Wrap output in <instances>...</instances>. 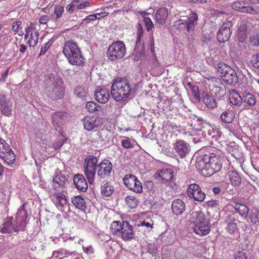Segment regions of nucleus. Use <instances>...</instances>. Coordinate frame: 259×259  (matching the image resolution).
<instances>
[{"label":"nucleus","instance_id":"22","mask_svg":"<svg viewBox=\"0 0 259 259\" xmlns=\"http://www.w3.org/2000/svg\"><path fill=\"white\" fill-rule=\"evenodd\" d=\"M96 100L100 103L104 104L108 102L110 95L108 89L105 88H98L95 93Z\"/></svg>","mask_w":259,"mask_h":259},{"label":"nucleus","instance_id":"17","mask_svg":"<svg viewBox=\"0 0 259 259\" xmlns=\"http://www.w3.org/2000/svg\"><path fill=\"white\" fill-rule=\"evenodd\" d=\"M68 182V179L61 172L56 171V175L52 181V186L55 190H59L64 188Z\"/></svg>","mask_w":259,"mask_h":259},{"label":"nucleus","instance_id":"1","mask_svg":"<svg viewBox=\"0 0 259 259\" xmlns=\"http://www.w3.org/2000/svg\"><path fill=\"white\" fill-rule=\"evenodd\" d=\"M98 159L93 156H88L83 165L84 172L86 178L91 184H93L97 171V175L101 179H104L110 176L112 168L111 163L106 159L103 160L98 164Z\"/></svg>","mask_w":259,"mask_h":259},{"label":"nucleus","instance_id":"40","mask_svg":"<svg viewBox=\"0 0 259 259\" xmlns=\"http://www.w3.org/2000/svg\"><path fill=\"white\" fill-rule=\"evenodd\" d=\"M125 200L127 206L131 208L136 207L139 202L138 199L133 195L127 196Z\"/></svg>","mask_w":259,"mask_h":259},{"label":"nucleus","instance_id":"52","mask_svg":"<svg viewBox=\"0 0 259 259\" xmlns=\"http://www.w3.org/2000/svg\"><path fill=\"white\" fill-rule=\"evenodd\" d=\"M241 12L247 13L251 14H257L256 11L252 7L249 6H245V5H244Z\"/></svg>","mask_w":259,"mask_h":259},{"label":"nucleus","instance_id":"32","mask_svg":"<svg viewBox=\"0 0 259 259\" xmlns=\"http://www.w3.org/2000/svg\"><path fill=\"white\" fill-rule=\"evenodd\" d=\"M168 10L165 8H160L155 14V19L156 21L161 24L165 23L166 19L168 16Z\"/></svg>","mask_w":259,"mask_h":259},{"label":"nucleus","instance_id":"23","mask_svg":"<svg viewBox=\"0 0 259 259\" xmlns=\"http://www.w3.org/2000/svg\"><path fill=\"white\" fill-rule=\"evenodd\" d=\"M186 209V205L181 199L174 200L171 203V210L177 215L182 214Z\"/></svg>","mask_w":259,"mask_h":259},{"label":"nucleus","instance_id":"57","mask_svg":"<svg viewBox=\"0 0 259 259\" xmlns=\"http://www.w3.org/2000/svg\"><path fill=\"white\" fill-rule=\"evenodd\" d=\"M52 42L50 41H48L46 42L41 48V50L39 53V55L45 54L50 46L52 45Z\"/></svg>","mask_w":259,"mask_h":259},{"label":"nucleus","instance_id":"34","mask_svg":"<svg viewBox=\"0 0 259 259\" xmlns=\"http://www.w3.org/2000/svg\"><path fill=\"white\" fill-rule=\"evenodd\" d=\"M101 194L105 196H109L114 191V187L112 184L107 181H104L101 185Z\"/></svg>","mask_w":259,"mask_h":259},{"label":"nucleus","instance_id":"59","mask_svg":"<svg viewBox=\"0 0 259 259\" xmlns=\"http://www.w3.org/2000/svg\"><path fill=\"white\" fill-rule=\"evenodd\" d=\"M251 61L254 67L259 68V54L253 56L251 59Z\"/></svg>","mask_w":259,"mask_h":259},{"label":"nucleus","instance_id":"20","mask_svg":"<svg viewBox=\"0 0 259 259\" xmlns=\"http://www.w3.org/2000/svg\"><path fill=\"white\" fill-rule=\"evenodd\" d=\"M231 32L228 24H224L220 28L217 39L220 42H224L228 40L231 36Z\"/></svg>","mask_w":259,"mask_h":259},{"label":"nucleus","instance_id":"14","mask_svg":"<svg viewBox=\"0 0 259 259\" xmlns=\"http://www.w3.org/2000/svg\"><path fill=\"white\" fill-rule=\"evenodd\" d=\"M20 225L16 222V220L14 221L13 217L7 218L1 230L4 233H11L13 232H18L23 231L24 229L20 228Z\"/></svg>","mask_w":259,"mask_h":259},{"label":"nucleus","instance_id":"6","mask_svg":"<svg viewBox=\"0 0 259 259\" xmlns=\"http://www.w3.org/2000/svg\"><path fill=\"white\" fill-rule=\"evenodd\" d=\"M189 221L193 224L192 228L196 234L204 236L210 232L209 221L206 219L201 211H192L190 215Z\"/></svg>","mask_w":259,"mask_h":259},{"label":"nucleus","instance_id":"44","mask_svg":"<svg viewBox=\"0 0 259 259\" xmlns=\"http://www.w3.org/2000/svg\"><path fill=\"white\" fill-rule=\"evenodd\" d=\"M122 228V223H121L119 221H114L111 226L112 232L115 235L119 236L120 231Z\"/></svg>","mask_w":259,"mask_h":259},{"label":"nucleus","instance_id":"62","mask_svg":"<svg viewBox=\"0 0 259 259\" xmlns=\"http://www.w3.org/2000/svg\"><path fill=\"white\" fill-rule=\"evenodd\" d=\"M36 31H37V30L33 24H31L29 26L26 28L25 30L26 32L29 34L35 32H36Z\"/></svg>","mask_w":259,"mask_h":259},{"label":"nucleus","instance_id":"41","mask_svg":"<svg viewBox=\"0 0 259 259\" xmlns=\"http://www.w3.org/2000/svg\"><path fill=\"white\" fill-rule=\"evenodd\" d=\"M173 170L170 168L163 169L159 174V177L163 180L168 181L173 178Z\"/></svg>","mask_w":259,"mask_h":259},{"label":"nucleus","instance_id":"12","mask_svg":"<svg viewBox=\"0 0 259 259\" xmlns=\"http://www.w3.org/2000/svg\"><path fill=\"white\" fill-rule=\"evenodd\" d=\"M52 200L57 208L61 211L65 212L69 209V203L65 195L62 192L54 193L52 195Z\"/></svg>","mask_w":259,"mask_h":259},{"label":"nucleus","instance_id":"51","mask_svg":"<svg viewBox=\"0 0 259 259\" xmlns=\"http://www.w3.org/2000/svg\"><path fill=\"white\" fill-rule=\"evenodd\" d=\"M64 12V7L62 6L58 5L55 7L54 15L56 16L55 19H59L62 16Z\"/></svg>","mask_w":259,"mask_h":259},{"label":"nucleus","instance_id":"43","mask_svg":"<svg viewBox=\"0 0 259 259\" xmlns=\"http://www.w3.org/2000/svg\"><path fill=\"white\" fill-rule=\"evenodd\" d=\"M121 145L125 149L132 148L135 146V141L123 137L121 141Z\"/></svg>","mask_w":259,"mask_h":259},{"label":"nucleus","instance_id":"47","mask_svg":"<svg viewBox=\"0 0 259 259\" xmlns=\"http://www.w3.org/2000/svg\"><path fill=\"white\" fill-rule=\"evenodd\" d=\"M38 39V32L36 31V32L32 33L30 34V38L28 41V44L30 47H34L37 42Z\"/></svg>","mask_w":259,"mask_h":259},{"label":"nucleus","instance_id":"15","mask_svg":"<svg viewBox=\"0 0 259 259\" xmlns=\"http://www.w3.org/2000/svg\"><path fill=\"white\" fill-rule=\"evenodd\" d=\"M134 233L132 226L128 221L122 222V228L120 231L119 236L125 241H130L134 238Z\"/></svg>","mask_w":259,"mask_h":259},{"label":"nucleus","instance_id":"28","mask_svg":"<svg viewBox=\"0 0 259 259\" xmlns=\"http://www.w3.org/2000/svg\"><path fill=\"white\" fill-rule=\"evenodd\" d=\"M243 102L244 104V109H251L256 104V99L254 96L250 93L244 94L243 95Z\"/></svg>","mask_w":259,"mask_h":259},{"label":"nucleus","instance_id":"55","mask_svg":"<svg viewBox=\"0 0 259 259\" xmlns=\"http://www.w3.org/2000/svg\"><path fill=\"white\" fill-rule=\"evenodd\" d=\"M250 41L253 46H259V35L255 34L250 37Z\"/></svg>","mask_w":259,"mask_h":259},{"label":"nucleus","instance_id":"10","mask_svg":"<svg viewBox=\"0 0 259 259\" xmlns=\"http://www.w3.org/2000/svg\"><path fill=\"white\" fill-rule=\"evenodd\" d=\"M123 181L124 184L131 191L138 194L143 192L142 183L134 175L127 174L124 176Z\"/></svg>","mask_w":259,"mask_h":259},{"label":"nucleus","instance_id":"26","mask_svg":"<svg viewBox=\"0 0 259 259\" xmlns=\"http://www.w3.org/2000/svg\"><path fill=\"white\" fill-rule=\"evenodd\" d=\"M223 80L229 84L235 85L238 82V76L236 71L232 68L225 75H221Z\"/></svg>","mask_w":259,"mask_h":259},{"label":"nucleus","instance_id":"49","mask_svg":"<svg viewBox=\"0 0 259 259\" xmlns=\"http://www.w3.org/2000/svg\"><path fill=\"white\" fill-rule=\"evenodd\" d=\"M74 5L77 9H82L90 6L89 2L85 0H74Z\"/></svg>","mask_w":259,"mask_h":259},{"label":"nucleus","instance_id":"2","mask_svg":"<svg viewBox=\"0 0 259 259\" xmlns=\"http://www.w3.org/2000/svg\"><path fill=\"white\" fill-rule=\"evenodd\" d=\"M222 159L219 156L212 154H204L198 157L196 162V167L202 171L203 175L210 176L219 171L222 168Z\"/></svg>","mask_w":259,"mask_h":259},{"label":"nucleus","instance_id":"13","mask_svg":"<svg viewBox=\"0 0 259 259\" xmlns=\"http://www.w3.org/2000/svg\"><path fill=\"white\" fill-rule=\"evenodd\" d=\"M187 194L190 198L199 202L203 201L205 198V193L202 191L200 187L197 184L189 185L187 189Z\"/></svg>","mask_w":259,"mask_h":259},{"label":"nucleus","instance_id":"18","mask_svg":"<svg viewBox=\"0 0 259 259\" xmlns=\"http://www.w3.org/2000/svg\"><path fill=\"white\" fill-rule=\"evenodd\" d=\"M175 153L181 158L186 156L190 150L189 145L184 141L178 140L174 147Z\"/></svg>","mask_w":259,"mask_h":259},{"label":"nucleus","instance_id":"3","mask_svg":"<svg viewBox=\"0 0 259 259\" xmlns=\"http://www.w3.org/2000/svg\"><path fill=\"white\" fill-rule=\"evenodd\" d=\"M111 94L116 102L121 104L127 103L132 94L129 81L125 78H116L112 83Z\"/></svg>","mask_w":259,"mask_h":259},{"label":"nucleus","instance_id":"39","mask_svg":"<svg viewBox=\"0 0 259 259\" xmlns=\"http://www.w3.org/2000/svg\"><path fill=\"white\" fill-rule=\"evenodd\" d=\"M204 104L209 109H213L217 106V103L212 97L206 95L203 97V99Z\"/></svg>","mask_w":259,"mask_h":259},{"label":"nucleus","instance_id":"7","mask_svg":"<svg viewBox=\"0 0 259 259\" xmlns=\"http://www.w3.org/2000/svg\"><path fill=\"white\" fill-rule=\"evenodd\" d=\"M126 48L124 44L120 40L112 43L108 48L107 55L109 60L114 62L122 59L125 55Z\"/></svg>","mask_w":259,"mask_h":259},{"label":"nucleus","instance_id":"8","mask_svg":"<svg viewBox=\"0 0 259 259\" xmlns=\"http://www.w3.org/2000/svg\"><path fill=\"white\" fill-rule=\"evenodd\" d=\"M0 157L8 165L13 164L15 160V155L6 141L0 139Z\"/></svg>","mask_w":259,"mask_h":259},{"label":"nucleus","instance_id":"64","mask_svg":"<svg viewBox=\"0 0 259 259\" xmlns=\"http://www.w3.org/2000/svg\"><path fill=\"white\" fill-rule=\"evenodd\" d=\"M74 0H73L71 3H70L69 4H68L66 6V10L69 13L73 12V11L74 10V7H75V5H74Z\"/></svg>","mask_w":259,"mask_h":259},{"label":"nucleus","instance_id":"56","mask_svg":"<svg viewBox=\"0 0 259 259\" xmlns=\"http://www.w3.org/2000/svg\"><path fill=\"white\" fill-rule=\"evenodd\" d=\"M50 239L54 244L57 245H60L62 242H64V239L61 236H59V237H51Z\"/></svg>","mask_w":259,"mask_h":259},{"label":"nucleus","instance_id":"61","mask_svg":"<svg viewBox=\"0 0 259 259\" xmlns=\"http://www.w3.org/2000/svg\"><path fill=\"white\" fill-rule=\"evenodd\" d=\"M50 18L48 15H42L40 17L39 22L41 24H46L49 21Z\"/></svg>","mask_w":259,"mask_h":259},{"label":"nucleus","instance_id":"42","mask_svg":"<svg viewBox=\"0 0 259 259\" xmlns=\"http://www.w3.org/2000/svg\"><path fill=\"white\" fill-rule=\"evenodd\" d=\"M258 211L255 212H251L249 214L248 222L250 223L251 225H258L259 219H258Z\"/></svg>","mask_w":259,"mask_h":259},{"label":"nucleus","instance_id":"37","mask_svg":"<svg viewBox=\"0 0 259 259\" xmlns=\"http://www.w3.org/2000/svg\"><path fill=\"white\" fill-rule=\"evenodd\" d=\"M234 208L240 215L245 218H247L249 212V209L246 205L237 203L235 204Z\"/></svg>","mask_w":259,"mask_h":259},{"label":"nucleus","instance_id":"21","mask_svg":"<svg viewBox=\"0 0 259 259\" xmlns=\"http://www.w3.org/2000/svg\"><path fill=\"white\" fill-rule=\"evenodd\" d=\"M68 114L63 112H57L52 115L54 126L57 128L64 124L68 119Z\"/></svg>","mask_w":259,"mask_h":259},{"label":"nucleus","instance_id":"54","mask_svg":"<svg viewBox=\"0 0 259 259\" xmlns=\"http://www.w3.org/2000/svg\"><path fill=\"white\" fill-rule=\"evenodd\" d=\"M144 22L148 31H149L153 27V23L150 18L145 17L144 19Z\"/></svg>","mask_w":259,"mask_h":259},{"label":"nucleus","instance_id":"33","mask_svg":"<svg viewBox=\"0 0 259 259\" xmlns=\"http://www.w3.org/2000/svg\"><path fill=\"white\" fill-rule=\"evenodd\" d=\"M234 117V111L232 109H228L221 114L220 119L224 123H230L233 121Z\"/></svg>","mask_w":259,"mask_h":259},{"label":"nucleus","instance_id":"30","mask_svg":"<svg viewBox=\"0 0 259 259\" xmlns=\"http://www.w3.org/2000/svg\"><path fill=\"white\" fill-rule=\"evenodd\" d=\"M228 180L234 186H238L241 183V178L239 174L235 170H229L227 173Z\"/></svg>","mask_w":259,"mask_h":259},{"label":"nucleus","instance_id":"46","mask_svg":"<svg viewBox=\"0 0 259 259\" xmlns=\"http://www.w3.org/2000/svg\"><path fill=\"white\" fill-rule=\"evenodd\" d=\"M86 109L89 112L93 113L95 111H100L101 107L94 102H88L86 104Z\"/></svg>","mask_w":259,"mask_h":259},{"label":"nucleus","instance_id":"11","mask_svg":"<svg viewBox=\"0 0 259 259\" xmlns=\"http://www.w3.org/2000/svg\"><path fill=\"white\" fill-rule=\"evenodd\" d=\"M84 128L88 131L96 132L103 125L102 118L98 116H87L82 119Z\"/></svg>","mask_w":259,"mask_h":259},{"label":"nucleus","instance_id":"19","mask_svg":"<svg viewBox=\"0 0 259 259\" xmlns=\"http://www.w3.org/2000/svg\"><path fill=\"white\" fill-rule=\"evenodd\" d=\"M25 205L24 203L19 208L16 216V222L20 225V228L24 229L26 225V219L28 217L27 212L25 209Z\"/></svg>","mask_w":259,"mask_h":259},{"label":"nucleus","instance_id":"48","mask_svg":"<svg viewBox=\"0 0 259 259\" xmlns=\"http://www.w3.org/2000/svg\"><path fill=\"white\" fill-rule=\"evenodd\" d=\"M74 93L76 97L81 99L85 97L87 95L85 89L82 87H76L74 90Z\"/></svg>","mask_w":259,"mask_h":259},{"label":"nucleus","instance_id":"38","mask_svg":"<svg viewBox=\"0 0 259 259\" xmlns=\"http://www.w3.org/2000/svg\"><path fill=\"white\" fill-rule=\"evenodd\" d=\"M72 254H74V252H70L65 249L61 248L58 250L53 251L52 256L56 258L62 259Z\"/></svg>","mask_w":259,"mask_h":259},{"label":"nucleus","instance_id":"63","mask_svg":"<svg viewBox=\"0 0 259 259\" xmlns=\"http://www.w3.org/2000/svg\"><path fill=\"white\" fill-rule=\"evenodd\" d=\"M10 68H8L2 74L0 79V82H5L6 81V79L8 77Z\"/></svg>","mask_w":259,"mask_h":259},{"label":"nucleus","instance_id":"36","mask_svg":"<svg viewBox=\"0 0 259 259\" xmlns=\"http://www.w3.org/2000/svg\"><path fill=\"white\" fill-rule=\"evenodd\" d=\"M72 202L73 205L78 209L85 211L86 208L85 201L80 195H78L72 198Z\"/></svg>","mask_w":259,"mask_h":259},{"label":"nucleus","instance_id":"5","mask_svg":"<svg viewBox=\"0 0 259 259\" xmlns=\"http://www.w3.org/2000/svg\"><path fill=\"white\" fill-rule=\"evenodd\" d=\"M62 52L70 64L79 66L84 63V58L80 49L73 40L65 42Z\"/></svg>","mask_w":259,"mask_h":259},{"label":"nucleus","instance_id":"24","mask_svg":"<svg viewBox=\"0 0 259 259\" xmlns=\"http://www.w3.org/2000/svg\"><path fill=\"white\" fill-rule=\"evenodd\" d=\"M73 182L76 188L82 192L88 189V184L83 176L80 174L75 175L73 177Z\"/></svg>","mask_w":259,"mask_h":259},{"label":"nucleus","instance_id":"58","mask_svg":"<svg viewBox=\"0 0 259 259\" xmlns=\"http://www.w3.org/2000/svg\"><path fill=\"white\" fill-rule=\"evenodd\" d=\"M250 256L246 255V253L243 251H239L237 252L235 256V259H250Z\"/></svg>","mask_w":259,"mask_h":259},{"label":"nucleus","instance_id":"45","mask_svg":"<svg viewBox=\"0 0 259 259\" xmlns=\"http://www.w3.org/2000/svg\"><path fill=\"white\" fill-rule=\"evenodd\" d=\"M231 68L230 66L223 62H220L217 64L218 71L220 72L221 75H225Z\"/></svg>","mask_w":259,"mask_h":259},{"label":"nucleus","instance_id":"53","mask_svg":"<svg viewBox=\"0 0 259 259\" xmlns=\"http://www.w3.org/2000/svg\"><path fill=\"white\" fill-rule=\"evenodd\" d=\"M153 224H150L148 222H145V221H142L140 224L138 225V226L141 227L142 229L144 228L147 229V231L149 232L153 228Z\"/></svg>","mask_w":259,"mask_h":259},{"label":"nucleus","instance_id":"25","mask_svg":"<svg viewBox=\"0 0 259 259\" xmlns=\"http://www.w3.org/2000/svg\"><path fill=\"white\" fill-rule=\"evenodd\" d=\"M225 222L227 223V230L230 234L234 233L238 229L237 225L238 222L233 214L228 215L225 218Z\"/></svg>","mask_w":259,"mask_h":259},{"label":"nucleus","instance_id":"60","mask_svg":"<svg viewBox=\"0 0 259 259\" xmlns=\"http://www.w3.org/2000/svg\"><path fill=\"white\" fill-rule=\"evenodd\" d=\"M102 14L101 13H97L96 14H91L90 15L85 17V18L83 20L84 21L86 20H95L97 19L98 16H100Z\"/></svg>","mask_w":259,"mask_h":259},{"label":"nucleus","instance_id":"4","mask_svg":"<svg viewBox=\"0 0 259 259\" xmlns=\"http://www.w3.org/2000/svg\"><path fill=\"white\" fill-rule=\"evenodd\" d=\"M46 91L48 97L54 100L61 99L64 95L62 79L56 74L50 75L45 80Z\"/></svg>","mask_w":259,"mask_h":259},{"label":"nucleus","instance_id":"50","mask_svg":"<svg viewBox=\"0 0 259 259\" xmlns=\"http://www.w3.org/2000/svg\"><path fill=\"white\" fill-rule=\"evenodd\" d=\"M246 5V2L245 1H238L235 2H234L232 5V8L234 10L241 12L242 9L244 5Z\"/></svg>","mask_w":259,"mask_h":259},{"label":"nucleus","instance_id":"35","mask_svg":"<svg viewBox=\"0 0 259 259\" xmlns=\"http://www.w3.org/2000/svg\"><path fill=\"white\" fill-rule=\"evenodd\" d=\"M230 103L236 106H240L243 103V97L236 91H232L229 95Z\"/></svg>","mask_w":259,"mask_h":259},{"label":"nucleus","instance_id":"9","mask_svg":"<svg viewBox=\"0 0 259 259\" xmlns=\"http://www.w3.org/2000/svg\"><path fill=\"white\" fill-rule=\"evenodd\" d=\"M111 137V133L108 129L102 128L92 133L90 137L92 142L104 145L109 143Z\"/></svg>","mask_w":259,"mask_h":259},{"label":"nucleus","instance_id":"29","mask_svg":"<svg viewBox=\"0 0 259 259\" xmlns=\"http://www.w3.org/2000/svg\"><path fill=\"white\" fill-rule=\"evenodd\" d=\"M197 20V14L196 13H192L186 20L184 21V22H182V24L186 25L188 31H191L194 29Z\"/></svg>","mask_w":259,"mask_h":259},{"label":"nucleus","instance_id":"31","mask_svg":"<svg viewBox=\"0 0 259 259\" xmlns=\"http://www.w3.org/2000/svg\"><path fill=\"white\" fill-rule=\"evenodd\" d=\"M212 94H214L217 98L221 99L226 94V90L224 84L217 83L213 86L211 90Z\"/></svg>","mask_w":259,"mask_h":259},{"label":"nucleus","instance_id":"27","mask_svg":"<svg viewBox=\"0 0 259 259\" xmlns=\"http://www.w3.org/2000/svg\"><path fill=\"white\" fill-rule=\"evenodd\" d=\"M186 88L189 89L192 93L191 99L194 103H198L200 101V94L198 88L193 83L188 82L186 84Z\"/></svg>","mask_w":259,"mask_h":259},{"label":"nucleus","instance_id":"16","mask_svg":"<svg viewBox=\"0 0 259 259\" xmlns=\"http://www.w3.org/2000/svg\"><path fill=\"white\" fill-rule=\"evenodd\" d=\"M0 109L5 116H10L12 115V103L3 94L0 95Z\"/></svg>","mask_w":259,"mask_h":259}]
</instances>
